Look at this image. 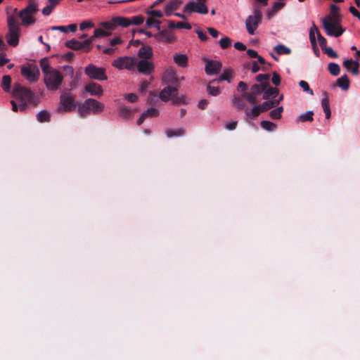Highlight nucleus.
Here are the masks:
<instances>
[{
  "label": "nucleus",
  "instance_id": "obj_1",
  "mask_svg": "<svg viewBox=\"0 0 360 360\" xmlns=\"http://www.w3.org/2000/svg\"><path fill=\"white\" fill-rule=\"evenodd\" d=\"M11 104L14 112H22L27 107L37 105L43 97V91H12Z\"/></svg>",
  "mask_w": 360,
  "mask_h": 360
},
{
  "label": "nucleus",
  "instance_id": "obj_2",
  "mask_svg": "<svg viewBox=\"0 0 360 360\" xmlns=\"http://www.w3.org/2000/svg\"><path fill=\"white\" fill-rule=\"evenodd\" d=\"M260 96L264 100L262 104L257 105L255 103L252 105L251 110L247 108L245 110V115L250 120L257 117L261 112L276 107L283 98V96L280 94V91H262Z\"/></svg>",
  "mask_w": 360,
  "mask_h": 360
},
{
  "label": "nucleus",
  "instance_id": "obj_3",
  "mask_svg": "<svg viewBox=\"0 0 360 360\" xmlns=\"http://www.w3.org/2000/svg\"><path fill=\"white\" fill-rule=\"evenodd\" d=\"M340 8L335 4H331L330 15L322 20L323 27L327 35L338 37L345 32L340 26L341 15Z\"/></svg>",
  "mask_w": 360,
  "mask_h": 360
},
{
  "label": "nucleus",
  "instance_id": "obj_4",
  "mask_svg": "<svg viewBox=\"0 0 360 360\" xmlns=\"http://www.w3.org/2000/svg\"><path fill=\"white\" fill-rule=\"evenodd\" d=\"M61 68L64 73L54 68L44 76V84L49 90H56L58 89L62 84L65 77L69 76L72 78L74 76V69L72 66L64 65Z\"/></svg>",
  "mask_w": 360,
  "mask_h": 360
},
{
  "label": "nucleus",
  "instance_id": "obj_5",
  "mask_svg": "<svg viewBox=\"0 0 360 360\" xmlns=\"http://www.w3.org/2000/svg\"><path fill=\"white\" fill-rule=\"evenodd\" d=\"M39 11L38 3L35 0H30L28 5L18 11L17 8L13 9V12L20 18L22 26L27 27L36 22L34 14Z\"/></svg>",
  "mask_w": 360,
  "mask_h": 360
},
{
  "label": "nucleus",
  "instance_id": "obj_6",
  "mask_svg": "<svg viewBox=\"0 0 360 360\" xmlns=\"http://www.w3.org/2000/svg\"><path fill=\"white\" fill-rule=\"evenodd\" d=\"M262 91H243L241 96L234 95L232 98V104L239 110L247 109V103L254 105L257 103L259 100L258 96L262 94Z\"/></svg>",
  "mask_w": 360,
  "mask_h": 360
},
{
  "label": "nucleus",
  "instance_id": "obj_7",
  "mask_svg": "<svg viewBox=\"0 0 360 360\" xmlns=\"http://www.w3.org/2000/svg\"><path fill=\"white\" fill-rule=\"evenodd\" d=\"M103 104L95 99L88 98L84 102L79 103L77 112L81 117H86L91 114H99L103 112Z\"/></svg>",
  "mask_w": 360,
  "mask_h": 360
},
{
  "label": "nucleus",
  "instance_id": "obj_8",
  "mask_svg": "<svg viewBox=\"0 0 360 360\" xmlns=\"http://www.w3.org/2000/svg\"><path fill=\"white\" fill-rule=\"evenodd\" d=\"M150 96H159L164 102L171 101L174 105H181L186 103V98L179 91H150Z\"/></svg>",
  "mask_w": 360,
  "mask_h": 360
},
{
  "label": "nucleus",
  "instance_id": "obj_9",
  "mask_svg": "<svg viewBox=\"0 0 360 360\" xmlns=\"http://www.w3.org/2000/svg\"><path fill=\"white\" fill-rule=\"evenodd\" d=\"M79 103H77L75 97L70 92L64 91L60 97V105L57 108V111L60 113L72 112L77 110Z\"/></svg>",
  "mask_w": 360,
  "mask_h": 360
},
{
  "label": "nucleus",
  "instance_id": "obj_10",
  "mask_svg": "<svg viewBox=\"0 0 360 360\" xmlns=\"http://www.w3.org/2000/svg\"><path fill=\"white\" fill-rule=\"evenodd\" d=\"M164 80L167 83L168 86L162 90H178L181 87V82L184 80V77H179L176 71L173 68H168L164 73Z\"/></svg>",
  "mask_w": 360,
  "mask_h": 360
},
{
  "label": "nucleus",
  "instance_id": "obj_11",
  "mask_svg": "<svg viewBox=\"0 0 360 360\" xmlns=\"http://www.w3.org/2000/svg\"><path fill=\"white\" fill-rule=\"evenodd\" d=\"M253 15H249L245 20V27L249 34L253 35L255 30L262 23V12L258 7L254 8Z\"/></svg>",
  "mask_w": 360,
  "mask_h": 360
},
{
  "label": "nucleus",
  "instance_id": "obj_12",
  "mask_svg": "<svg viewBox=\"0 0 360 360\" xmlns=\"http://www.w3.org/2000/svg\"><path fill=\"white\" fill-rule=\"evenodd\" d=\"M315 34H316L317 35V39L319 41V46H321L322 51H323L326 48L328 47L327 46V40L321 34L317 27L315 25L314 23H313V25L309 30V39L311 46H313L314 49L316 47V40L315 37Z\"/></svg>",
  "mask_w": 360,
  "mask_h": 360
},
{
  "label": "nucleus",
  "instance_id": "obj_13",
  "mask_svg": "<svg viewBox=\"0 0 360 360\" xmlns=\"http://www.w3.org/2000/svg\"><path fill=\"white\" fill-rule=\"evenodd\" d=\"M84 72L86 75L91 79L98 80H104L107 79L105 69L96 67L93 64H90L86 66Z\"/></svg>",
  "mask_w": 360,
  "mask_h": 360
},
{
  "label": "nucleus",
  "instance_id": "obj_14",
  "mask_svg": "<svg viewBox=\"0 0 360 360\" xmlns=\"http://www.w3.org/2000/svg\"><path fill=\"white\" fill-rule=\"evenodd\" d=\"M269 74H259L257 75L256 79L261 84H255L252 85L251 90H278L271 86L269 83Z\"/></svg>",
  "mask_w": 360,
  "mask_h": 360
},
{
  "label": "nucleus",
  "instance_id": "obj_15",
  "mask_svg": "<svg viewBox=\"0 0 360 360\" xmlns=\"http://www.w3.org/2000/svg\"><path fill=\"white\" fill-rule=\"evenodd\" d=\"M136 64V60L129 56L120 57L112 62V65L119 70L124 68L127 70H132Z\"/></svg>",
  "mask_w": 360,
  "mask_h": 360
},
{
  "label": "nucleus",
  "instance_id": "obj_16",
  "mask_svg": "<svg viewBox=\"0 0 360 360\" xmlns=\"http://www.w3.org/2000/svg\"><path fill=\"white\" fill-rule=\"evenodd\" d=\"M184 13H198L200 14H207L208 8L206 4H200L199 2L191 1H188L184 7Z\"/></svg>",
  "mask_w": 360,
  "mask_h": 360
},
{
  "label": "nucleus",
  "instance_id": "obj_17",
  "mask_svg": "<svg viewBox=\"0 0 360 360\" xmlns=\"http://www.w3.org/2000/svg\"><path fill=\"white\" fill-rule=\"evenodd\" d=\"M21 75L30 82H36L39 77V70L35 66H24L21 68Z\"/></svg>",
  "mask_w": 360,
  "mask_h": 360
},
{
  "label": "nucleus",
  "instance_id": "obj_18",
  "mask_svg": "<svg viewBox=\"0 0 360 360\" xmlns=\"http://www.w3.org/2000/svg\"><path fill=\"white\" fill-rule=\"evenodd\" d=\"M115 102L117 105V113L121 119L127 120L133 116L134 112L130 107L121 103L120 99H116Z\"/></svg>",
  "mask_w": 360,
  "mask_h": 360
},
{
  "label": "nucleus",
  "instance_id": "obj_19",
  "mask_svg": "<svg viewBox=\"0 0 360 360\" xmlns=\"http://www.w3.org/2000/svg\"><path fill=\"white\" fill-rule=\"evenodd\" d=\"M155 39L160 42L172 43L176 40V37L169 30H158L154 35Z\"/></svg>",
  "mask_w": 360,
  "mask_h": 360
},
{
  "label": "nucleus",
  "instance_id": "obj_20",
  "mask_svg": "<svg viewBox=\"0 0 360 360\" xmlns=\"http://www.w3.org/2000/svg\"><path fill=\"white\" fill-rule=\"evenodd\" d=\"M205 72L209 75H217L222 68L220 61L213 60H206Z\"/></svg>",
  "mask_w": 360,
  "mask_h": 360
},
{
  "label": "nucleus",
  "instance_id": "obj_21",
  "mask_svg": "<svg viewBox=\"0 0 360 360\" xmlns=\"http://www.w3.org/2000/svg\"><path fill=\"white\" fill-rule=\"evenodd\" d=\"M20 34V29H8V32L6 36L7 43L13 47L18 45L19 37Z\"/></svg>",
  "mask_w": 360,
  "mask_h": 360
},
{
  "label": "nucleus",
  "instance_id": "obj_22",
  "mask_svg": "<svg viewBox=\"0 0 360 360\" xmlns=\"http://www.w3.org/2000/svg\"><path fill=\"white\" fill-rule=\"evenodd\" d=\"M136 66L139 72L146 75L151 74L154 70L153 64L148 60H141L139 61Z\"/></svg>",
  "mask_w": 360,
  "mask_h": 360
},
{
  "label": "nucleus",
  "instance_id": "obj_23",
  "mask_svg": "<svg viewBox=\"0 0 360 360\" xmlns=\"http://www.w3.org/2000/svg\"><path fill=\"white\" fill-rule=\"evenodd\" d=\"M232 76V71L230 69L225 70L223 73L219 76V77L217 79L213 80L211 82L209 83L207 85V90H219V87H215L214 86H212L216 82H219L220 81L227 80L230 82V79Z\"/></svg>",
  "mask_w": 360,
  "mask_h": 360
},
{
  "label": "nucleus",
  "instance_id": "obj_24",
  "mask_svg": "<svg viewBox=\"0 0 360 360\" xmlns=\"http://www.w3.org/2000/svg\"><path fill=\"white\" fill-rule=\"evenodd\" d=\"M65 46L68 49L75 50V51H79L82 50L84 52H89V51H86V45L84 44L83 41H79L76 39H71L69 41H67L65 42Z\"/></svg>",
  "mask_w": 360,
  "mask_h": 360
},
{
  "label": "nucleus",
  "instance_id": "obj_25",
  "mask_svg": "<svg viewBox=\"0 0 360 360\" xmlns=\"http://www.w3.org/2000/svg\"><path fill=\"white\" fill-rule=\"evenodd\" d=\"M343 66L353 75H356L359 74V63L358 61L347 59L343 62Z\"/></svg>",
  "mask_w": 360,
  "mask_h": 360
},
{
  "label": "nucleus",
  "instance_id": "obj_26",
  "mask_svg": "<svg viewBox=\"0 0 360 360\" xmlns=\"http://www.w3.org/2000/svg\"><path fill=\"white\" fill-rule=\"evenodd\" d=\"M138 56L143 60H148L153 57V49L150 46L143 45L139 50Z\"/></svg>",
  "mask_w": 360,
  "mask_h": 360
},
{
  "label": "nucleus",
  "instance_id": "obj_27",
  "mask_svg": "<svg viewBox=\"0 0 360 360\" xmlns=\"http://www.w3.org/2000/svg\"><path fill=\"white\" fill-rule=\"evenodd\" d=\"M174 63L181 68L188 65V58L186 54L175 53L173 57Z\"/></svg>",
  "mask_w": 360,
  "mask_h": 360
},
{
  "label": "nucleus",
  "instance_id": "obj_28",
  "mask_svg": "<svg viewBox=\"0 0 360 360\" xmlns=\"http://www.w3.org/2000/svg\"><path fill=\"white\" fill-rule=\"evenodd\" d=\"M321 105L325 113L326 119H329L331 116V111L329 105V98L327 94H324L321 98Z\"/></svg>",
  "mask_w": 360,
  "mask_h": 360
},
{
  "label": "nucleus",
  "instance_id": "obj_29",
  "mask_svg": "<svg viewBox=\"0 0 360 360\" xmlns=\"http://www.w3.org/2000/svg\"><path fill=\"white\" fill-rule=\"evenodd\" d=\"M112 22L115 24V28L117 26L127 27L130 25L129 18H127V17H122V16L114 17V18H112Z\"/></svg>",
  "mask_w": 360,
  "mask_h": 360
},
{
  "label": "nucleus",
  "instance_id": "obj_30",
  "mask_svg": "<svg viewBox=\"0 0 360 360\" xmlns=\"http://www.w3.org/2000/svg\"><path fill=\"white\" fill-rule=\"evenodd\" d=\"M336 86H338L343 90L347 89L349 87V79L348 77L346 75H345L339 77L336 80V83L333 84V87H335Z\"/></svg>",
  "mask_w": 360,
  "mask_h": 360
},
{
  "label": "nucleus",
  "instance_id": "obj_31",
  "mask_svg": "<svg viewBox=\"0 0 360 360\" xmlns=\"http://www.w3.org/2000/svg\"><path fill=\"white\" fill-rule=\"evenodd\" d=\"M182 4L181 0H172L169 4L165 7V13L167 16L172 14V12L176 10Z\"/></svg>",
  "mask_w": 360,
  "mask_h": 360
},
{
  "label": "nucleus",
  "instance_id": "obj_32",
  "mask_svg": "<svg viewBox=\"0 0 360 360\" xmlns=\"http://www.w3.org/2000/svg\"><path fill=\"white\" fill-rule=\"evenodd\" d=\"M314 112L309 110L306 112L302 113L296 118L297 122H311L313 120Z\"/></svg>",
  "mask_w": 360,
  "mask_h": 360
},
{
  "label": "nucleus",
  "instance_id": "obj_33",
  "mask_svg": "<svg viewBox=\"0 0 360 360\" xmlns=\"http://www.w3.org/2000/svg\"><path fill=\"white\" fill-rule=\"evenodd\" d=\"M184 134V129L179 128L176 129H169L166 131V136L168 138L179 137Z\"/></svg>",
  "mask_w": 360,
  "mask_h": 360
},
{
  "label": "nucleus",
  "instance_id": "obj_34",
  "mask_svg": "<svg viewBox=\"0 0 360 360\" xmlns=\"http://www.w3.org/2000/svg\"><path fill=\"white\" fill-rule=\"evenodd\" d=\"M40 67L41 68L44 76L51 70H53L54 68L50 66L49 60L46 58H43L40 60Z\"/></svg>",
  "mask_w": 360,
  "mask_h": 360
},
{
  "label": "nucleus",
  "instance_id": "obj_35",
  "mask_svg": "<svg viewBox=\"0 0 360 360\" xmlns=\"http://www.w3.org/2000/svg\"><path fill=\"white\" fill-rule=\"evenodd\" d=\"M37 118L39 122H49L50 120V114L47 110H42L37 115Z\"/></svg>",
  "mask_w": 360,
  "mask_h": 360
},
{
  "label": "nucleus",
  "instance_id": "obj_36",
  "mask_svg": "<svg viewBox=\"0 0 360 360\" xmlns=\"http://www.w3.org/2000/svg\"><path fill=\"white\" fill-rule=\"evenodd\" d=\"M261 127L266 131H274L276 129V124L269 120H262L260 122Z\"/></svg>",
  "mask_w": 360,
  "mask_h": 360
},
{
  "label": "nucleus",
  "instance_id": "obj_37",
  "mask_svg": "<svg viewBox=\"0 0 360 360\" xmlns=\"http://www.w3.org/2000/svg\"><path fill=\"white\" fill-rule=\"evenodd\" d=\"M274 50L279 55H288L291 53L290 49L283 44H278L274 47Z\"/></svg>",
  "mask_w": 360,
  "mask_h": 360
},
{
  "label": "nucleus",
  "instance_id": "obj_38",
  "mask_svg": "<svg viewBox=\"0 0 360 360\" xmlns=\"http://www.w3.org/2000/svg\"><path fill=\"white\" fill-rule=\"evenodd\" d=\"M283 110V108L282 106L278 107L275 109H273L269 112V116L273 120H279L281 117V114Z\"/></svg>",
  "mask_w": 360,
  "mask_h": 360
},
{
  "label": "nucleus",
  "instance_id": "obj_39",
  "mask_svg": "<svg viewBox=\"0 0 360 360\" xmlns=\"http://www.w3.org/2000/svg\"><path fill=\"white\" fill-rule=\"evenodd\" d=\"M7 23L8 29H20L19 25L18 24L16 18L14 15H9L8 16Z\"/></svg>",
  "mask_w": 360,
  "mask_h": 360
},
{
  "label": "nucleus",
  "instance_id": "obj_40",
  "mask_svg": "<svg viewBox=\"0 0 360 360\" xmlns=\"http://www.w3.org/2000/svg\"><path fill=\"white\" fill-rule=\"evenodd\" d=\"M100 27L103 28L105 31L110 32L115 29V26L114 22H112V18L110 21L101 22L99 24Z\"/></svg>",
  "mask_w": 360,
  "mask_h": 360
},
{
  "label": "nucleus",
  "instance_id": "obj_41",
  "mask_svg": "<svg viewBox=\"0 0 360 360\" xmlns=\"http://www.w3.org/2000/svg\"><path fill=\"white\" fill-rule=\"evenodd\" d=\"M11 77L10 75H4L1 79V87L3 90H10Z\"/></svg>",
  "mask_w": 360,
  "mask_h": 360
},
{
  "label": "nucleus",
  "instance_id": "obj_42",
  "mask_svg": "<svg viewBox=\"0 0 360 360\" xmlns=\"http://www.w3.org/2000/svg\"><path fill=\"white\" fill-rule=\"evenodd\" d=\"M160 21L158 20H155L153 18H148L146 20V27L147 28H150L152 27H155L158 30H160Z\"/></svg>",
  "mask_w": 360,
  "mask_h": 360
},
{
  "label": "nucleus",
  "instance_id": "obj_43",
  "mask_svg": "<svg viewBox=\"0 0 360 360\" xmlns=\"http://www.w3.org/2000/svg\"><path fill=\"white\" fill-rule=\"evenodd\" d=\"M328 71L330 73L334 76H337L340 72V66L334 63H330L328 65Z\"/></svg>",
  "mask_w": 360,
  "mask_h": 360
},
{
  "label": "nucleus",
  "instance_id": "obj_44",
  "mask_svg": "<svg viewBox=\"0 0 360 360\" xmlns=\"http://www.w3.org/2000/svg\"><path fill=\"white\" fill-rule=\"evenodd\" d=\"M144 17L141 15L132 16L131 18H129L130 21V25H140L144 22Z\"/></svg>",
  "mask_w": 360,
  "mask_h": 360
},
{
  "label": "nucleus",
  "instance_id": "obj_45",
  "mask_svg": "<svg viewBox=\"0 0 360 360\" xmlns=\"http://www.w3.org/2000/svg\"><path fill=\"white\" fill-rule=\"evenodd\" d=\"M231 43L232 41L229 37H224L219 41L221 48L223 49L230 47L231 46Z\"/></svg>",
  "mask_w": 360,
  "mask_h": 360
},
{
  "label": "nucleus",
  "instance_id": "obj_46",
  "mask_svg": "<svg viewBox=\"0 0 360 360\" xmlns=\"http://www.w3.org/2000/svg\"><path fill=\"white\" fill-rule=\"evenodd\" d=\"M143 112L146 113V117H156L159 115V110L155 108H150Z\"/></svg>",
  "mask_w": 360,
  "mask_h": 360
},
{
  "label": "nucleus",
  "instance_id": "obj_47",
  "mask_svg": "<svg viewBox=\"0 0 360 360\" xmlns=\"http://www.w3.org/2000/svg\"><path fill=\"white\" fill-rule=\"evenodd\" d=\"M111 34L110 32L105 31L102 28H97L94 30V37H107Z\"/></svg>",
  "mask_w": 360,
  "mask_h": 360
},
{
  "label": "nucleus",
  "instance_id": "obj_48",
  "mask_svg": "<svg viewBox=\"0 0 360 360\" xmlns=\"http://www.w3.org/2000/svg\"><path fill=\"white\" fill-rule=\"evenodd\" d=\"M124 97L129 103H131L136 102L138 99V96L134 93L126 94Z\"/></svg>",
  "mask_w": 360,
  "mask_h": 360
},
{
  "label": "nucleus",
  "instance_id": "obj_49",
  "mask_svg": "<svg viewBox=\"0 0 360 360\" xmlns=\"http://www.w3.org/2000/svg\"><path fill=\"white\" fill-rule=\"evenodd\" d=\"M96 38H98V37H94V34L91 37L84 41V44L86 45V51H91L92 42L94 41Z\"/></svg>",
  "mask_w": 360,
  "mask_h": 360
},
{
  "label": "nucleus",
  "instance_id": "obj_50",
  "mask_svg": "<svg viewBox=\"0 0 360 360\" xmlns=\"http://www.w3.org/2000/svg\"><path fill=\"white\" fill-rule=\"evenodd\" d=\"M84 90L88 91V90H103V89L99 84L92 82V83H89V84L86 85Z\"/></svg>",
  "mask_w": 360,
  "mask_h": 360
},
{
  "label": "nucleus",
  "instance_id": "obj_51",
  "mask_svg": "<svg viewBox=\"0 0 360 360\" xmlns=\"http://www.w3.org/2000/svg\"><path fill=\"white\" fill-rule=\"evenodd\" d=\"M146 13L152 17L162 18L163 16L162 12L159 10H148Z\"/></svg>",
  "mask_w": 360,
  "mask_h": 360
},
{
  "label": "nucleus",
  "instance_id": "obj_52",
  "mask_svg": "<svg viewBox=\"0 0 360 360\" xmlns=\"http://www.w3.org/2000/svg\"><path fill=\"white\" fill-rule=\"evenodd\" d=\"M237 124H238V122L236 120H231V121L227 122L225 124L224 128L226 129L227 130H230V131L234 130L236 128Z\"/></svg>",
  "mask_w": 360,
  "mask_h": 360
},
{
  "label": "nucleus",
  "instance_id": "obj_53",
  "mask_svg": "<svg viewBox=\"0 0 360 360\" xmlns=\"http://www.w3.org/2000/svg\"><path fill=\"white\" fill-rule=\"evenodd\" d=\"M323 52L326 53L330 58H336L338 57V53L334 51L331 47L328 46L323 51Z\"/></svg>",
  "mask_w": 360,
  "mask_h": 360
},
{
  "label": "nucleus",
  "instance_id": "obj_54",
  "mask_svg": "<svg viewBox=\"0 0 360 360\" xmlns=\"http://www.w3.org/2000/svg\"><path fill=\"white\" fill-rule=\"evenodd\" d=\"M271 82L276 86L281 84V77L276 72H274Z\"/></svg>",
  "mask_w": 360,
  "mask_h": 360
},
{
  "label": "nucleus",
  "instance_id": "obj_55",
  "mask_svg": "<svg viewBox=\"0 0 360 360\" xmlns=\"http://www.w3.org/2000/svg\"><path fill=\"white\" fill-rule=\"evenodd\" d=\"M94 26V24L91 21H83L79 25V29L83 31L89 27H93Z\"/></svg>",
  "mask_w": 360,
  "mask_h": 360
},
{
  "label": "nucleus",
  "instance_id": "obj_56",
  "mask_svg": "<svg viewBox=\"0 0 360 360\" xmlns=\"http://www.w3.org/2000/svg\"><path fill=\"white\" fill-rule=\"evenodd\" d=\"M176 28L177 29H186V30H191V25L188 22H178L176 23Z\"/></svg>",
  "mask_w": 360,
  "mask_h": 360
},
{
  "label": "nucleus",
  "instance_id": "obj_57",
  "mask_svg": "<svg viewBox=\"0 0 360 360\" xmlns=\"http://www.w3.org/2000/svg\"><path fill=\"white\" fill-rule=\"evenodd\" d=\"M196 34H198V37H199V39L202 41H205L208 39L206 34L204 33L201 30H197Z\"/></svg>",
  "mask_w": 360,
  "mask_h": 360
},
{
  "label": "nucleus",
  "instance_id": "obj_58",
  "mask_svg": "<svg viewBox=\"0 0 360 360\" xmlns=\"http://www.w3.org/2000/svg\"><path fill=\"white\" fill-rule=\"evenodd\" d=\"M53 9V8L52 7V6H50L49 4V5H47L46 6H45L42 9V13L44 15H49L51 14V13L52 12Z\"/></svg>",
  "mask_w": 360,
  "mask_h": 360
},
{
  "label": "nucleus",
  "instance_id": "obj_59",
  "mask_svg": "<svg viewBox=\"0 0 360 360\" xmlns=\"http://www.w3.org/2000/svg\"><path fill=\"white\" fill-rule=\"evenodd\" d=\"M234 48L238 51H245L246 46L242 42L238 41L234 44Z\"/></svg>",
  "mask_w": 360,
  "mask_h": 360
},
{
  "label": "nucleus",
  "instance_id": "obj_60",
  "mask_svg": "<svg viewBox=\"0 0 360 360\" xmlns=\"http://www.w3.org/2000/svg\"><path fill=\"white\" fill-rule=\"evenodd\" d=\"M121 44H122V40L120 39V37L113 38L110 41V44L112 46H115V45Z\"/></svg>",
  "mask_w": 360,
  "mask_h": 360
},
{
  "label": "nucleus",
  "instance_id": "obj_61",
  "mask_svg": "<svg viewBox=\"0 0 360 360\" xmlns=\"http://www.w3.org/2000/svg\"><path fill=\"white\" fill-rule=\"evenodd\" d=\"M207 31L210 33V34L214 38H217L219 35V32L215 28L208 27Z\"/></svg>",
  "mask_w": 360,
  "mask_h": 360
},
{
  "label": "nucleus",
  "instance_id": "obj_62",
  "mask_svg": "<svg viewBox=\"0 0 360 360\" xmlns=\"http://www.w3.org/2000/svg\"><path fill=\"white\" fill-rule=\"evenodd\" d=\"M208 105V101L206 99L200 100L198 103V107L200 109H205Z\"/></svg>",
  "mask_w": 360,
  "mask_h": 360
},
{
  "label": "nucleus",
  "instance_id": "obj_63",
  "mask_svg": "<svg viewBox=\"0 0 360 360\" xmlns=\"http://www.w3.org/2000/svg\"><path fill=\"white\" fill-rule=\"evenodd\" d=\"M247 54L252 58H256L258 56L257 52L253 49H248Z\"/></svg>",
  "mask_w": 360,
  "mask_h": 360
},
{
  "label": "nucleus",
  "instance_id": "obj_64",
  "mask_svg": "<svg viewBox=\"0 0 360 360\" xmlns=\"http://www.w3.org/2000/svg\"><path fill=\"white\" fill-rule=\"evenodd\" d=\"M8 62V59L6 58V54L4 53H1L0 54V66L4 65Z\"/></svg>",
  "mask_w": 360,
  "mask_h": 360
}]
</instances>
